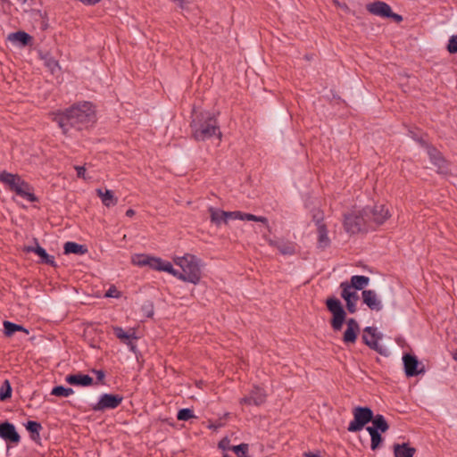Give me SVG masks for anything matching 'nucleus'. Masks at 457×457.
<instances>
[{"instance_id":"1","label":"nucleus","mask_w":457,"mask_h":457,"mask_svg":"<svg viewBox=\"0 0 457 457\" xmlns=\"http://www.w3.org/2000/svg\"><path fill=\"white\" fill-rule=\"evenodd\" d=\"M53 120L58 123L63 134H67L69 127L82 129L90 123H94L96 120V111L90 103L84 102L72 105L65 112L54 113Z\"/></svg>"},{"instance_id":"2","label":"nucleus","mask_w":457,"mask_h":457,"mask_svg":"<svg viewBox=\"0 0 457 457\" xmlns=\"http://www.w3.org/2000/svg\"><path fill=\"white\" fill-rule=\"evenodd\" d=\"M173 262L181 269V271L175 270L171 262L167 261L166 265L170 269L165 270V272L184 282H189L194 285L199 284L202 278L201 268L203 267V262L198 257L191 253H186L183 256L175 257Z\"/></svg>"},{"instance_id":"3","label":"nucleus","mask_w":457,"mask_h":457,"mask_svg":"<svg viewBox=\"0 0 457 457\" xmlns=\"http://www.w3.org/2000/svg\"><path fill=\"white\" fill-rule=\"evenodd\" d=\"M191 129L196 141H204L214 136L220 140L222 137L217 119L209 112H195Z\"/></svg>"},{"instance_id":"4","label":"nucleus","mask_w":457,"mask_h":457,"mask_svg":"<svg viewBox=\"0 0 457 457\" xmlns=\"http://www.w3.org/2000/svg\"><path fill=\"white\" fill-rule=\"evenodd\" d=\"M0 182L8 186L11 191L15 192L18 195L26 198L28 201L34 203L37 201V196L31 192V187L18 174L9 173L5 170L0 172Z\"/></svg>"},{"instance_id":"5","label":"nucleus","mask_w":457,"mask_h":457,"mask_svg":"<svg viewBox=\"0 0 457 457\" xmlns=\"http://www.w3.org/2000/svg\"><path fill=\"white\" fill-rule=\"evenodd\" d=\"M326 306L332 314L330 324L333 330L340 331L346 318V312L341 302L337 298L329 297L326 300Z\"/></svg>"},{"instance_id":"6","label":"nucleus","mask_w":457,"mask_h":457,"mask_svg":"<svg viewBox=\"0 0 457 457\" xmlns=\"http://www.w3.org/2000/svg\"><path fill=\"white\" fill-rule=\"evenodd\" d=\"M369 223L363 209L358 212H352L345 215L344 227L346 232L351 234L360 233L366 228Z\"/></svg>"},{"instance_id":"7","label":"nucleus","mask_w":457,"mask_h":457,"mask_svg":"<svg viewBox=\"0 0 457 457\" xmlns=\"http://www.w3.org/2000/svg\"><path fill=\"white\" fill-rule=\"evenodd\" d=\"M353 420L350 422L349 432L361 431L365 425L373 420V411L369 407L357 406L353 410Z\"/></svg>"},{"instance_id":"8","label":"nucleus","mask_w":457,"mask_h":457,"mask_svg":"<svg viewBox=\"0 0 457 457\" xmlns=\"http://www.w3.org/2000/svg\"><path fill=\"white\" fill-rule=\"evenodd\" d=\"M131 262L134 265L139 267L149 266L151 269L157 271H165V270L170 269V267L166 265L167 261L160 257L147 254H136L132 257Z\"/></svg>"},{"instance_id":"9","label":"nucleus","mask_w":457,"mask_h":457,"mask_svg":"<svg viewBox=\"0 0 457 457\" xmlns=\"http://www.w3.org/2000/svg\"><path fill=\"white\" fill-rule=\"evenodd\" d=\"M369 223L373 222L377 225H382L391 217L388 207L385 204H375L372 207L363 208Z\"/></svg>"},{"instance_id":"10","label":"nucleus","mask_w":457,"mask_h":457,"mask_svg":"<svg viewBox=\"0 0 457 457\" xmlns=\"http://www.w3.org/2000/svg\"><path fill=\"white\" fill-rule=\"evenodd\" d=\"M382 338V335L378 333L377 328L373 327H367L363 329L362 340L363 343L370 349L383 354L386 349L379 345L378 341Z\"/></svg>"},{"instance_id":"11","label":"nucleus","mask_w":457,"mask_h":457,"mask_svg":"<svg viewBox=\"0 0 457 457\" xmlns=\"http://www.w3.org/2000/svg\"><path fill=\"white\" fill-rule=\"evenodd\" d=\"M267 394L262 387L253 386L249 394L239 400L240 404L261 406L265 403Z\"/></svg>"},{"instance_id":"12","label":"nucleus","mask_w":457,"mask_h":457,"mask_svg":"<svg viewBox=\"0 0 457 457\" xmlns=\"http://www.w3.org/2000/svg\"><path fill=\"white\" fill-rule=\"evenodd\" d=\"M123 397L120 395L104 394L99 401L93 405L95 411H103L107 409H115L122 403Z\"/></svg>"},{"instance_id":"13","label":"nucleus","mask_w":457,"mask_h":457,"mask_svg":"<svg viewBox=\"0 0 457 457\" xmlns=\"http://www.w3.org/2000/svg\"><path fill=\"white\" fill-rule=\"evenodd\" d=\"M313 219L317 226L318 242L317 245L319 249L324 250L330 245V239L328 236V228L326 224L323 222V215L321 213L315 214Z\"/></svg>"},{"instance_id":"14","label":"nucleus","mask_w":457,"mask_h":457,"mask_svg":"<svg viewBox=\"0 0 457 457\" xmlns=\"http://www.w3.org/2000/svg\"><path fill=\"white\" fill-rule=\"evenodd\" d=\"M404 371L407 377H414L424 372L423 367L419 370L420 362L418 359L411 354L406 353L403 356Z\"/></svg>"},{"instance_id":"15","label":"nucleus","mask_w":457,"mask_h":457,"mask_svg":"<svg viewBox=\"0 0 457 457\" xmlns=\"http://www.w3.org/2000/svg\"><path fill=\"white\" fill-rule=\"evenodd\" d=\"M428 154L431 162L437 167V172L447 174L448 173V163L444 158L442 154L435 147L429 146L428 148Z\"/></svg>"},{"instance_id":"16","label":"nucleus","mask_w":457,"mask_h":457,"mask_svg":"<svg viewBox=\"0 0 457 457\" xmlns=\"http://www.w3.org/2000/svg\"><path fill=\"white\" fill-rule=\"evenodd\" d=\"M0 437L12 443H18L21 439L15 427L7 421L0 424Z\"/></svg>"},{"instance_id":"17","label":"nucleus","mask_w":457,"mask_h":457,"mask_svg":"<svg viewBox=\"0 0 457 457\" xmlns=\"http://www.w3.org/2000/svg\"><path fill=\"white\" fill-rule=\"evenodd\" d=\"M346 325L347 328L344 333L343 341L345 344H353L355 343L358 332L360 331L359 324L354 319L351 318L346 320Z\"/></svg>"},{"instance_id":"18","label":"nucleus","mask_w":457,"mask_h":457,"mask_svg":"<svg viewBox=\"0 0 457 457\" xmlns=\"http://www.w3.org/2000/svg\"><path fill=\"white\" fill-rule=\"evenodd\" d=\"M366 9L371 14L383 18H387L391 11V7L386 3L381 1L367 4Z\"/></svg>"},{"instance_id":"19","label":"nucleus","mask_w":457,"mask_h":457,"mask_svg":"<svg viewBox=\"0 0 457 457\" xmlns=\"http://www.w3.org/2000/svg\"><path fill=\"white\" fill-rule=\"evenodd\" d=\"M112 330L115 336L124 344H126L129 349L136 353L137 346L134 344L133 340H136L137 337L135 336V333H129L124 331L120 327H112Z\"/></svg>"},{"instance_id":"20","label":"nucleus","mask_w":457,"mask_h":457,"mask_svg":"<svg viewBox=\"0 0 457 457\" xmlns=\"http://www.w3.org/2000/svg\"><path fill=\"white\" fill-rule=\"evenodd\" d=\"M362 300L370 310L380 311L382 309L381 301L373 290H363L361 293Z\"/></svg>"},{"instance_id":"21","label":"nucleus","mask_w":457,"mask_h":457,"mask_svg":"<svg viewBox=\"0 0 457 457\" xmlns=\"http://www.w3.org/2000/svg\"><path fill=\"white\" fill-rule=\"evenodd\" d=\"M268 244L270 245V246H274L276 248H278V250L280 252V253L284 254V255H292L295 253V247L294 245V244L290 243V242H285L283 240H273V239H270V238H268V237H265Z\"/></svg>"},{"instance_id":"22","label":"nucleus","mask_w":457,"mask_h":457,"mask_svg":"<svg viewBox=\"0 0 457 457\" xmlns=\"http://www.w3.org/2000/svg\"><path fill=\"white\" fill-rule=\"evenodd\" d=\"M23 250L27 253L34 252L35 253H37L38 256L41 257L42 263L49 264L51 266H55V262H54V256L49 255L46 252V250L43 247H41L37 243L36 247L25 246Z\"/></svg>"},{"instance_id":"23","label":"nucleus","mask_w":457,"mask_h":457,"mask_svg":"<svg viewBox=\"0 0 457 457\" xmlns=\"http://www.w3.org/2000/svg\"><path fill=\"white\" fill-rule=\"evenodd\" d=\"M96 192L100 197L103 204L107 208L117 204L118 198L113 195L112 190L106 189L105 191H103L101 188H97Z\"/></svg>"},{"instance_id":"24","label":"nucleus","mask_w":457,"mask_h":457,"mask_svg":"<svg viewBox=\"0 0 457 457\" xmlns=\"http://www.w3.org/2000/svg\"><path fill=\"white\" fill-rule=\"evenodd\" d=\"M416 453V449L414 447H411L409 444H395L394 445V454L395 457H413Z\"/></svg>"},{"instance_id":"25","label":"nucleus","mask_w":457,"mask_h":457,"mask_svg":"<svg viewBox=\"0 0 457 457\" xmlns=\"http://www.w3.org/2000/svg\"><path fill=\"white\" fill-rule=\"evenodd\" d=\"M65 380L71 385L84 386H90L93 383V378L90 376L82 374L69 375L66 377Z\"/></svg>"},{"instance_id":"26","label":"nucleus","mask_w":457,"mask_h":457,"mask_svg":"<svg viewBox=\"0 0 457 457\" xmlns=\"http://www.w3.org/2000/svg\"><path fill=\"white\" fill-rule=\"evenodd\" d=\"M32 37L28 33L24 31H17L14 33H11L8 35V40L19 44L21 46H27L30 41Z\"/></svg>"},{"instance_id":"27","label":"nucleus","mask_w":457,"mask_h":457,"mask_svg":"<svg viewBox=\"0 0 457 457\" xmlns=\"http://www.w3.org/2000/svg\"><path fill=\"white\" fill-rule=\"evenodd\" d=\"M64 253L85 254L87 253V248L84 245H79L75 242H67L64 244Z\"/></svg>"},{"instance_id":"28","label":"nucleus","mask_w":457,"mask_h":457,"mask_svg":"<svg viewBox=\"0 0 457 457\" xmlns=\"http://www.w3.org/2000/svg\"><path fill=\"white\" fill-rule=\"evenodd\" d=\"M3 325L4 328V333L5 337H10L16 331H22L26 334H29V330L27 328H25L24 327H22L21 325L12 323L11 321L5 320V321H4Z\"/></svg>"},{"instance_id":"29","label":"nucleus","mask_w":457,"mask_h":457,"mask_svg":"<svg viewBox=\"0 0 457 457\" xmlns=\"http://www.w3.org/2000/svg\"><path fill=\"white\" fill-rule=\"evenodd\" d=\"M369 282L370 278L368 277L355 275L351 278V283L349 285L356 290H361L369 284Z\"/></svg>"},{"instance_id":"30","label":"nucleus","mask_w":457,"mask_h":457,"mask_svg":"<svg viewBox=\"0 0 457 457\" xmlns=\"http://www.w3.org/2000/svg\"><path fill=\"white\" fill-rule=\"evenodd\" d=\"M372 425L378 429V432L385 433L388 430L389 425L383 415H373V420H370Z\"/></svg>"},{"instance_id":"31","label":"nucleus","mask_w":457,"mask_h":457,"mask_svg":"<svg viewBox=\"0 0 457 457\" xmlns=\"http://www.w3.org/2000/svg\"><path fill=\"white\" fill-rule=\"evenodd\" d=\"M340 287L342 288L341 296L344 300H346L350 297L359 299L357 293L355 291H352L353 287L349 285L348 282H342L340 284Z\"/></svg>"},{"instance_id":"32","label":"nucleus","mask_w":457,"mask_h":457,"mask_svg":"<svg viewBox=\"0 0 457 457\" xmlns=\"http://www.w3.org/2000/svg\"><path fill=\"white\" fill-rule=\"evenodd\" d=\"M26 428L32 434L31 438L33 440H37V438H39V431L42 428L40 423L37 421H29L26 425Z\"/></svg>"},{"instance_id":"33","label":"nucleus","mask_w":457,"mask_h":457,"mask_svg":"<svg viewBox=\"0 0 457 457\" xmlns=\"http://www.w3.org/2000/svg\"><path fill=\"white\" fill-rule=\"evenodd\" d=\"M211 213V220L212 222L219 225L221 221L225 222V211L217 210L214 208H210L209 210Z\"/></svg>"},{"instance_id":"34","label":"nucleus","mask_w":457,"mask_h":457,"mask_svg":"<svg viewBox=\"0 0 457 457\" xmlns=\"http://www.w3.org/2000/svg\"><path fill=\"white\" fill-rule=\"evenodd\" d=\"M12 396V386L9 380L5 379L0 387V400L5 401Z\"/></svg>"},{"instance_id":"35","label":"nucleus","mask_w":457,"mask_h":457,"mask_svg":"<svg viewBox=\"0 0 457 457\" xmlns=\"http://www.w3.org/2000/svg\"><path fill=\"white\" fill-rule=\"evenodd\" d=\"M74 393L71 387H64L62 386H57L52 389L51 395L55 396L67 397Z\"/></svg>"},{"instance_id":"36","label":"nucleus","mask_w":457,"mask_h":457,"mask_svg":"<svg viewBox=\"0 0 457 457\" xmlns=\"http://www.w3.org/2000/svg\"><path fill=\"white\" fill-rule=\"evenodd\" d=\"M240 220L258 221V222H262L263 224H267V222H268V219L266 217L255 216L251 213H243V212H242V217L240 218Z\"/></svg>"},{"instance_id":"37","label":"nucleus","mask_w":457,"mask_h":457,"mask_svg":"<svg viewBox=\"0 0 457 457\" xmlns=\"http://www.w3.org/2000/svg\"><path fill=\"white\" fill-rule=\"evenodd\" d=\"M193 418H195L193 411L187 408L179 410L177 414L179 420H188Z\"/></svg>"},{"instance_id":"38","label":"nucleus","mask_w":457,"mask_h":457,"mask_svg":"<svg viewBox=\"0 0 457 457\" xmlns=\"http://www.w3.org/2000/svg\"><path fill=\"white\" fill-rule=\"evenodd\" d=\"M248 445L241 444L236 446H232L231 450L237 454V457L246 455L248 453Z\"/></svg>"},{"instance_id":"39","label":"nucleus","mask_w":457,"mask_h":457,"mask_svg":"<svg viewBox=\"0 0 457 457\" xmlns=\"http://www.w3.org/2000/svg\"><path fill=\"white\" fill-rule=\"evenodd\" d=\"M446 48L450 54L457 53V35L452 36L450 37Z\"/></svg>"},{"instance_id":"40","label":"nucleus","mask_w":457,"mask_h":457,"mask_svg":"<svg viewBox=\"0 0 457 457\" xmlns=\"http://www.w3.org/2000/svg\"><path fill=\"white\" fill-rule=\"evenodd\" d=\"M382 442V436L379 432H377L371 436L370 447L372 450H376Z\"/></svg>"},{"instance_id":"41","label":"nucleus","mask_w":457,"mask_h":457,"mask_svg":"<svg viewBox=\"0 0 457 457\" xmlns=\"http://www.w3.org/2000/svg\"><path fill=\"white\" fill-rule=\"evenodd\" d=\"M346 308L350 313H354L356 312V302L358 299H354L353 297H350L346 300Z\"/></svg>"},{"instance_id":"42","label":"nucleus","mask_w":457,"mask_h":457,"mask_svg":"<svg viewBox=\"0 0 457 457\" xmlns=\"http://www.w3.org/2000/svg\"><path fill=\"white\" fill-rule=\"evenodd\" d=\"M120 296V291L116 288V287L112 286L104 294V297H113V298H119Z\"/></svg>"},{"instance_id":"43","label":"nucleus","mask_w":457,"mask_h":457,"mask_svg":"<svg viewBox=\"0 0 457 457\" xmlns=\"http://www.w3.org/2000/svg\"><path fill=\"white\" fill-rule=\"evenodd\" d=\"M46 65L51 70L52 72H54L55 69L59 68L58 62L52 57L46 58Z\"/></svg>"},{"instance_id":"44","label":"nucleus","mask_w":457,"mask_h":457,"mask_svg":"<svg viewBox=\"0 0 457 457\" xmlns=\"http://www.w3.org/2000/svg\"><path fill=\"white\" fill-rule=\"evenodd\" d=\"M241 217V212H225V222H227L228 219L240 220Z\"/></svg>"},{"instance_id":"45","label":"nucleus","mask_w":457,"mask_h":457,"mask_svg":"<svg viewBox=\"0 0 457 457\" xmlns=\"http://www.w3.org/2000/svg\"><path fill=\"white\" fill-rule=\"evenodd\" d=\"M219 447L222 450H231L232 446H230V440L228 437L222 438L219 442Z\"/></svg>"},{"instance_id":"46","label":"nucleus","mask_w":457,"mask_h":457,"mask_svg":"<svg viewBox=\"0 0 457 457\" xmlns=\"http://www.w3.org/2000/svg\"><path fill=\"white\" fill-rule=\"evenodd\" d=\"M387 18L393 19L395 22L400 23L403 21V17L400 14L395 13L390 11V15Z\"/></svg>"},{"instance_id":"47","label":"nucleus","mask_w":457,"mask_h":457,"mask_svg":"<svg viewBox=\"0 0 457 457\" xmlns=\"http://www.w3.org/2000/svg\"><path fill=\"white\" fill-rule=\"evenodd\" d=\"M75 170H77L78 177L85 179V172H86L85 167L75 166Z\"/></svg>"},{"instance_id":"48","label":"nucleus","mask_w":457,"mask_h":457,"mask_svg":"<svg viewBox=\"0 0 457 457\" xmlns=\"http://www.w3.org/2000/svg\"><path fill=\"white\" fill-rule=\"evenodd\" d=\"M94 373H96V378L99 381H103L104 377H105V374L103 370H93Z\"/></svg>"},{"instance_id":"49","label":"nucleus","mask_w":457,"mask_h":457,"mask_svg":"<svg viewBox=\"0 0 457 457\" xmlns=\"http://www.w3.org/2000/svg\"><path fill=\"white\" fill-rule=\"evenodd\" d=\"M102 0H80V2L86 5H95Z\"/></svg>"},{"instance_id":"50","label":"nucleus","mask_w":457,"mask_h":457,"mask_svg":"<svg viewBox=\"0 0 457 457\" xmlns=\"http://www.w3.org/2000/svg\"><path fill=\"white\" fill-rule=\"evenodd\" d=\"M223 425L224 424L222 422L219 421L215 424H212V423L209 424L208 428L211 429H217V428L222 427Z\"/></svg>"},{"instance_id":"51","label":"nucleus","mask_w":457,"mask_h":457,"mask_svg":"<svg viewBox=\"0 0 457 457\" xmlns=\"http://www.w3.org/2000/svg\"><path fill=\"white\" fill-rule=\"evenodd\" d=\"M366 430L369 432V434L370 435V437L376 434L378 431V429H376V428L374 426H371V427H367L366 428Z\"/></svg>"},{"instance_id":"52","label":"nucleus","mask_w":457,"mask_h":457,"mask_svg":"<svg viewBox=\"0 0 457 457\" xmlns=\"http://www.w3.org/2000/svg\"><path fill=\"white\" fill-rule=\"evenodd\" d=\"M126 215H127L128 217H132V216H134V215H135V211H134L133 209H129V210H127V212H126Z\"/></svg>"},{"instance_id":"53","label":"nucleus","mask_w":457,"mask_h":457,"mask_svg":"<svg viewBox=\"0 0 457 457\" xmlns=\"http://www.w3.org/2000/svg\"><path fill=\"white\" fill-rule=\"evenodd\" d=\"M304 456L305 457H320V455L318 453H311V452L305 453Z\"/></svg>"},{"instance_id":"54","label":"nucleus","mask_w":457,"mask_h":457,"mask_svg":"<svg viewBox=\"0 0 457 457\" xmlns=\"http://www.w3.org/2000/svg\"><path fill=\"white\" fill-rule=\"evenodd\" d=\"M174 1L177 2L181 8L184 7L185 0H174Z\"/></svg>"},{"instance_id":"55","label":"nucleus","mask_w":457,"mask_h":457,"mask_svg":"<svg viewBox=\"0 0 457 457\" xmlns=\"http://www.w3.org/2000/svg\"><path fill=\"white\" fill-rule=\"evenodd\" d=\"M0 4H12V0H0Z\"/></svg>"},{"instance_id":"56","label":"nucleus","mask_w":457,"mask_h":457,"mask_svg":"<svg viewBox=\"0 0 457 457\" xmlns=\"http://www.w3.org/2000/svg\"><path fill=\"white\" fill-rule=\"evenodd\" d=\"M453 358L457 361V350L453 353Z\"/></svg>"},{"instance_id":"57","label":"nucleus","mask_w":457,"mask_h":457,"mask_svg":"<svg viewBox=\"0 0 457 457\" xmlns=\"http://www.w3.org/2000/svg\"><path fill=\"white\" fill-rule=\"evenodd\" d=\"M17 2H20V3H22V4H25L27 3L29 0H16Z\"/></svg>"},{"instance_id":"58","label":"nucleus","mask_w":457,"mask_h":457,"mask_svg":"<svg viewBox=\"0 0 457 457\" xmlns=\"http://www.w3.org/2000/svg\"><path fill=\"white\" fill-rule=\"evenodd\" d=\"M224 457H229V455H228V454H227V453H225V454H224Z\"/></svg>"},{"instance_id":"59","label":"nucleus","mask_w":457,"mask_h":457,"mask_svg":"<svg viewBox=\"0 0 457 457\" xmlns=\"http://www.w3.org/2000/svg\"><path fill=\"white\" fill-rule=\"evenodd\" d=\"M240 457H249L247 454L246 455H244V456H240Z\"/></svg>"}]
</instances>
